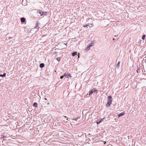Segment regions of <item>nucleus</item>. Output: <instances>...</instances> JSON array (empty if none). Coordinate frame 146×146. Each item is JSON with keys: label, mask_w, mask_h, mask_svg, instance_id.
<instances>
[{"label": "nucleus", "mask_w": 146, "mask_h": 146, "mask_svg": "<svg viewBox=\"0 0 146 146\" xmlns=\"http://www.w3.org/2000/svg\"><path fill=\"white\" fill-rule=\"evenodd\" d=\"M111 99L112 98L111 96H108V101L106 104V106L108 107L110 106L112 102L111 100Z\"/></svg>", "instance_id": "nucleus-1"}, {"label": "nucleus", "mask_w": 146, "mask_h": 146, "mask_svg": "<svg viewBox=\"0 0 146 146\" xmlns=\"http://www.w3.org/2000/svg\"><path fill=\"white\" fill-rule=\"evenodd\" d=\"M97 92V90L95 89V88H93L91 91L89 92L90 94H90H93L94 93H96Z\"/></svg>", "instance_id": "nucleus-2"}, {"label": "nucleus", "mask_w": 146, "mask_h": 146, "mask_svg": "<svg viewBox=\"0 0 146 146\" xmlns=\"http://www.w3.org/2000/svg\"><path fill=\"white\" fill-rule=\"evenodd\" d=\"M37 12L39 13H40L41 15H44L46 14V12H44V11H40V10H38L37 11Z\"/></svg>", "instance_id": "nucleus-3"}, {"label": "nucleus", "mask_w": 146, "mask_h": 146, "mask_svg": "<svg viewBox=\"0 0 146 146\" xmlns=\"http://www.w3.org/2000/svg\"><path fill=\"white\" fill-rule=\"evenodd\" d=\"M64 76L65 77H66L67 78H68L69 76L70 77H71L70 74L68 73H65L64 75Z\"/></svg>", "instance_id": "nucleus-4"}, {"label": "nucleus", "mask_w": 146, "mask_h": 146, "mask_svg": "<svg viewBox=\"0 0 146 146\" xmlns=\"http://www.w3.org/2000/svg\"><path fill=\"white\" fill-rule=\"evenodd\" d=\"M40 27L38 26V23H37L36 25V27L35 28V29L36 30V31H38Z\"/></svg>", "instance_id": "nucleus-5"}, {"label": "nucleus", "mask_w": 146, "mask_h": 146, "mask_svg": "<svg viewBox=\"0 0 146 146\" xmlns=\"http://www.w3.org/2000/svg\"><path fill=\"white\" fill-rule=\"evenodd\" d=\"M125 113L124 112L121 113L118 115V117H119L121 116H123L124 115Z\"/></svg>", "instance_id": "nucleus-6"}, {"label": "nucleus", "mask_w": 146, "mask_h": 146, "mask_svg": "<svg viewBox=\"0 0 146 146\" xmlns=\"http://www.w3.org/2000/svg\"><path fill=\"white\" fill-rule=\"evenodd\" d=\"M21 21L22 22H24L25 21V19L24 18H21Z\"/></svg>", "instance_id": "nucleus-7"}, {"label": "nucleus", "mask_w": 146, "mask_h": 146, "mask_svg": "<svg viewBox=\"0 0 146 146\" xmlns=\"http://www.w3.org/2000/svg\"><path fill=\"white\" fill-rule=\"evenodd\" d=\"M104 118H103L99 122H97V124H98L100 123V122L103 121H104Z\"/></svg>", "instance_id": "nucleus-8"}, {"label": "nucleus", "mask_w": 146, "mask_h": 146, "mask_svg": "<svg viewBox=\"0 0 146 146\" xmlns=\"http://www.w3.org/2000/svg\"><path fill=\"white\" fill-rule=\"evenodd\" d=\"M94 42L93 41H92L91 44L89 45L90 47H92L94 45Z\"/></svg>", "instance_id": "nucleus-9"}, {"label": "nucleus", "mask_w": 146, "mask_h": 146, "mask_svg": "<svg viewBox=\"0 0 146 146\" xmlns=\"http://www.w3.org/2000/svg\"><path fill=\"white\" fill-rule=\"evenodd\" d=\"M44 64L43 63H41L40 65V67L41 68H43L44 66Z\"/></svg>", "instance_id": "nucleus-10"}, {"label": "nucleus", "mask_w": 146, "mask_h": 146, "mask_svg": "<svg viewBox=\"0 0 146 146\" xmlns=\"http://www.w3.org/2000/svg\"><path fill=\"white\" fill-rule=\"evenodd\" d=\"M77 53V52H74L72 53V56H75L76 55Z\"/></svg>", "instance_id": "nucleus-11"}, {"label": "nucleus", "mask_w": 146, "mask_h": 146, "mask_svg": "<svg viewBox=\"0 0 146 146\" xmlns=\"http://www.w3.org/2000/svg\"><path fill=\"white\" fill-rule=\"evenodd\" d=\"M120 62H119L116 65V67L117 68H119V67Z\"/></svg>", "instance_id": "nucleus-12"}, {"label": "nucleus", "mask_w": 146, "mask_h": 146, "mask_svg": "<svg viewBox=\"0 0 146 146\" xmlns=\"http://www.w3.org/2000/svg\"><path fill=\"white\" fill-rule=\"evenodd\" d=\"M37 104L36 102L34 103L33 104V106L35 107H36L37 106Z\"/></svg>", "instance_id": "nucleus-13"}, {"label": "nucleus", "mask_w": 146, "mask_h": 146, "mask_svg": "<svg viewBox=\"0 0 146 146\" xmlns=\"http://www.w3.org/2000/svg\"><path fill=\"white\" fill-rule=\"evenodd\" d=\"M86 27L88 28V27H89L90 28L91 27V26H90L89 25H84V27Z\"/></svg>", "instance_id": "nucleus-14"}, {"label": "nucleus", "mask_w": 146, "mask_h": 146, "mask_svg": "<svg viewBox=\"0 0 146 146\" xmlns=\"http://www.w3.org/2000/svg\"><path fill=\"white\" fill-rule=\"evenodd\" d=\"M6 74L5 73L3 74H0V76L2 77H4L6 76Z\"/></svg>", "instance_id": "nucleus-15"}, {"label": "nucleus", "mask_w": 146, "mask_h": 146, "mask_svg": "<svg viewBox=\"0 0 146 146\" xmlns=\"http://www.w3.org/2000/svg\"><path fill=\"white\" fill-rule=\"evenodd\" d=\"M90 47V46H89L87 47V48H86V51H88L90 49V47Z\"/></svg>", "instance_id": "nucleus-16"}, {"label": "nucleus", "mask_w": 146, "mask_h": 146, "mask_svg": "<svg viewBox=\"0 0 146 146\" xmlns=\"http://www.w3.org/2000/svg\"><path fill=\"white\" fill-rule=\"evenodd\" d=\"M145 37V35H143L142 36V38L143 40H144Z\"/></svg>", "instance_id": "nucleus-17"}, {"label": "nucleus", "mask_w": 146, "mask_h": 146, "mask_svg": "<svg viewBox=\"0 0 146 146\" xmlns=\"http://www.w3.org/2000/svg\"><path fill=\"white\" fill-rule=\"evenodd\" d=\"M56 60H57L58 61H60V58H56Z\"/></svg>", "instance_id": "nucleus-18"}, {"label": "nucleus", "mask_w": 146, "mask_h": 146, "mask_svg": "<svg viewBox=\"0 0 146 146\" xmlns=\"http://www.w3.org/2000/svg\"><path fill=\"white\" fill-rule=\"evenodd\" d=\"M64 75H63V76H61L60 77V78L61 79H62V78H63V77H64Z\"/></svg>", "instance_id": "nucleus-19"}, {"label": "nucleus", "mask_w": 146, "mask_h": 146, "mask_svg": "<svg viewBox=\"0 0 146 146\" xmlns=\"http://www.w3.org/2000/svg\"><path fill=\"white\" fill-rule=\"evenodd\" d=\"M90 25H91V27H92V24H90Z\"/></svg>", "instance_id": "nucleus-20"}, {"label": "nucleus", "mask_w": 146, "mask_h": 146, "mask_svg": "<svg viewBox=\"0 0 146 146\" xmlns=\"http://www.w3.org/2000/svg\"><path fill=\"white\" fill-rule=\"evenodd\" d=\"M67 119V120H68V118H67V119Z\"/></svg>", "instance_id": "nucleus-21"}, {"label": "nucleus", "mask_w": 146, "mask_h": 146, "mask_svg": "<svg viewBox=\"0 0 146 146\" xmlns=\"http://www.w3.org/2000/svg\"><path fill=\"white\" fill-rule=\"evenodd\" d=\"M106 143V142H104V144H105Z\"/></svg>", "instance_id": "nucleus-22"}, {"label": "nucleus", "mask_w": 146, "mask_h": 146, "mask_svg": "<svg viewBox=\"0 0 146 146\" xmlns=\"http://www.w3.org/2000/svg\"><path fill=\"white\" fill-rule=\"evenodd\" d=\"M44 99H45L46 100V98H44Z\"/></svg>", "instance_id": "nucleus-23"}, {"label": "nucleus", "mask_w": 146, "mask_h": 146, "mask_svg": "<svg viewBox=\"0 0 146 146\" xmlns=\"http://www.w3.org/2000/svg\"><path fill=\"white\" fill-rule=\"evenodd\" d=\"M65 44L66 45V44Z\"/></svg>", "instance_id": "nucleus-24"}, {"label": "nucleus", "mask_w": 146, "mask_h": 146, "mask_svg": "<svg viewBox=\"0 0 146 146\" xmlns=\"http://www.w3.org/2000/svg\"><path fill=\"white\" fill-rule=\"evenodd\" d=\"M80 118V117H78V118Z\"/></svg>", "instance_id": "nucleus-25"}, {"label": "nucleus", "mask_w": 146, "mask_h": 146, "mask_svg": "<svg viewBox=\"0 0 146 146\" xmlns=\"http://www.w3.org/2000/svg\"><path fill=\"white\" fill-rule=\"evenodd\" d=\"M80 118V117H78V118Z\"/></svg>", "instance_id": "nucleus-26"}, {"label": "nucleus", "mask_w": 146, "mask_h": 146, "mask_svg": "<svg viewBox=\"0 0 146 146\" xmlns=\"http://www.w3.org/2000/svg\"><path fill=\"white\" fill-rule=\"evenodd\" d=\"M78 58H79V56H78Z\"/></svg>", "instance_id": "nucleus-27"}, {"label": "nucleus", "mask_w": 146, "mask_h": 146, "mask_svg": "<svg viewBox=\"0 0 146 146\" xmlns=\"http://www.w3.org/2000/svg\"><path fill=\"white\" fill-rule=\"evenodd\" d=\"M24 0H23V1H22V2H23Z\"/></svg>", "instance_id": "nucleus-28"}]
</instances>
